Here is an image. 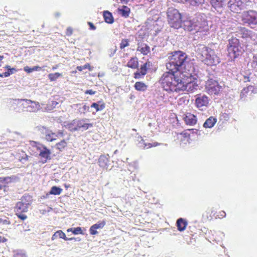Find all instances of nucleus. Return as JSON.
<instances>
[{
  "instance_id": "obj_36",
  "label": "nucleus",
  "mask_w": 257,
  "mask_h": 257,
  "mask_svg": "<svg viewBox=\"0 0 257 257\" xmlns=\"http://www.w3.org/2000/svg\"><path fill=\"white\" fill-rule=\"evenodd\" d=\"M41 70V68L38 66H35L32 68H30L28 66H26L24 68V70L28 73H32L35 71H40Z\"/></svg>"
},
{
  "instance_id": "obj_14",
  "label": "nucleus",
  "mask_w": 257,
  "mask_h": 257,
  "mask_svg": "<svg viewBox=\"0 0 257 257\" xmlns=\"http://www.w3.org/2000/svg\"><path fill=\"white\" fill-rule=\"evenodd\" d=\"M10 108L17 112L24 111V108L20 104H24V99H15L10 101Z\"/></svg>"
},
{
  "instance_id": "obj_16",
  "label": "nucleus",
  "mask_w": 257,
  "mask_h": 257,
  "mask_svg": "<svg viewBox=\"0 0 257 257\" xmlns=\"http://www.w3.org/2000/svg\"><path fill=\"white\" fill-rule=\"evenodd\" d=\"M29 203L23 202L22 201L18 202L15 207V211L16 213L26 212L28 211Z\"/></svg>"
},
{
  "instance_id": "obj_50",
  "label": "nucleus",
  "mask_w": 257,
  "mask_h": 257,
  "mask_svg": "<svg viewBox=\"0 0 257 257\" xmlns=\"http://www.w3.org/2000/svg\"><path fill=\"white\" fill-rule=\"evenodd\" d=\"M10 75V73L8 71L7 72L0 74V77H7L9 76Z\"/></svg>"
},
{
  "instance_id": "obj_46",
  "label": "nucleus",
  "mask_w": 257,
  "mask_h": 257,
  "mask_svg": "<svg viewBox=\"0 0 257 257\" xmlns=\"http://www.w3.org/2000/svg\"><path fill=\"white\" fill-rule=\"evenodd\" d=\"M147 63H145L141 67V73L142 75H145L147 73Z\"/></svg>"
},
{
  "instance_id": "obj_25",
  "label": "nucleus",
  "mask_w": 257,
  "mask_h": 257,
  "mask_svg": "<svg viewBox=\"0 0 257 257\" xmlns=\"http://www.w3.org/2000/svg\"><path fill=\"white\" fill-rule=\"evenodd\" d=\"M217 119L216 118L210 116L207 118L203 124V126L205 128H211L216 123Z\"/></svg>"
},
{
  "instance_id": "obj_7",
  "label": "nucleus",
  "mask_w": 257,
  "mask_h": 257,
  "mask_svg": "<svg viewBox=\"0 0 257 257\" xmlns=\"http://www.w3.org/2000/svg\"><path fill=\"white\" fill-rule=\"evenodd\" d=\"M250 3L249 0H229L227 7L231 12L239 13L241 10L246 9Z\"/></svg>"
},
{
  "instance_id": "obj_2",
  "label": "nucleus",
  "mask_w": 257,
  "mask_h": 257,
  "mask_svg": "<svg viewBox=\"0 0 257 257\" xmlns=\"http://www.w3.org/2000/svg\"><path fill=\"white\" fill-rule=\"evenodd\" d=\"M187 56L182 51H175L169 57V61L166 63V68L169 70L165 73L177 74L185 68L187 63Z\"/></svg>"
},
{
  "instance_id": "obj_21",
  "label": "nucleus",
  "mask_w": 257,
  "mask_h": 257,
  "mask_svg": "<svg viewBox=\"0 0 257 257\" xmlns=\"http://www.w3.org/2000/svg\"><path fill=\"white\" fill-rule=\"evenodd\" d=\"M38 149L40 150L39 155L41 157L46 160L50 158L51 152L46 147L42 146L41 147H38Z\"/></svg>"
},
{
  "instance_id": "obj_26",
  "label": "nucleus",
  "mask_w": 257,
  "mask_h": 257,
  "mask_svg": "<svg viewBox=\"0 0 257 257\" xmlns=\"http://www.w3.org/2000/svg\"><path fill=\"white\" fill-rule=\"evenodd\" d=\"M176 224L178 227V229L179 231H182L185 229L187 223L183 218H180L177 220Z\"/></svg>"
},
{
  "instance_id": "obj_56",
  "label": "nucleus",
  "mask_w": 257,
  "mask_h": 257,
  "mask_svg": "<svg viewBox=\"0 0 257 257\" xmlns=\"http://www.w3.org/2000/svg\"><path fill=\"white\" fill-rule=\"evenodd\" d=\"M10 73V75L14 74L16 71V69L15 68H9V70L8 71Z\"/></svg>"
},
{
  "instance_id": "obj_64",
  "label": "nucleus",
  "mask_w": 257,
  "mask_h": 257,
  "mask_svg": "<svg viewBox=\"0 0 257 257\" xmlns=\"http://www.w3.org/2000/svg\"><path fill=\"white\" fill-rule=\"evenodd\" d=\"M226 215V213L222 211L221 212H220V216L222 217H225Z\"/></svg>"
},
{
  "instance_id": "obj_42",
  "label": "nucleus",
  "mask_w": 257,
  "mask_h": 257,
  "mask_svg": "<svg viewBox=\"0 0 257 257\" xmlns=\"http://www.w3.org/2000/svg\"><path fill=\"white\" fill-rule=\"evenodd\" d=\"M138 138L141 139V141L138 143V147L140 148L145 149L148 147V143H146L145 141L142 139V137H139Z\"/></svg>"
},
{
  "instance_id": "obj_4",
  "label": "nucleus",
  "mask_w": 257,
  "mask_h": 257,
  "mask_svg": "<svg viewBox=\"0 0 257 257\" xmlns=\"http://www.w3.org/2000/svg\"><path fill=\"white\" fill-rule=\"evenodd\" d=\"M227 50L228 55L231 60L236 58L241 53V47L239 40L233 36L229 37Z\"/></svg>"
},
{
  "instance_id": "obj_28",
  "label": "nucleus",
  "mask_w": 257,
  "mask_h": 257,
  "mask_svg": "<svg viewBox=\"0 0 257 257\" xmlns=\"http://www.w3.org/2000/svg\"><path fill=\"white\" fill-rule=\"evenodd\" d=\"M139 63L137 58H132L127 63V66L132 69H137L138 67Z\"/></svg>"
},
{
  "instance_id": "obj_33",
  "label": "nucleus",
  "mask_w": 257,
  "mask_h": 257,
  "mask_svg": "<svg viewBox=\"0 0 257 257\" xmlns=\"http://www.w3.org/2000/svg\"><path fill=\"white\" fill-rule=\"evenodd\" d=\"M62 191V189L61 188L54 186L51 188V190L49 192V194L58 195L61 193Z\"/></svg>"
},
{
  "instance_id": "obj_45",
  "label": "nucleus",
  "mask_w": 257,
  "mask_h": 257,
  "mask_svg": "<svg viewBox=\"0 0 257 257\" xmlns=\"http://www.w3.org/2000/svg\"><path fill=\"white\" fill-rule=\"evenodd\" d=\"M6 179L4 178H0V190H3L4 192L6 191V186L4 185Z\"/></svg>"
},
{
  "instance_id": "obj_54",
  "label": "nucleus",
  "mask_w": 257,
  "mask_h": 257,
  "mask_svg": "<svg viewBox=\"0 0 257 257\" xmlns=\"http://www.w3.org/2000/svg\"><path fill=\"white\" fill-rule=\"evenodd\" d=\"M24 155L25 157H22L20 159V161L23 163H24V161H26L28 159V156L26 154H25Z\"/></svg>"
},
{
  "instance_id": "obj_29",
  "label": "nucleus",
  "mask_w": 257,
  "mask_h": 257,
  "mask_svg": "<svg viewBox=\"0 0 257 257\" xmlns=\"http://www.w3.org/2000/svg\"><path fill=\"white\" fill-rule=\"evenodd\" d=\"M58 237L61 238H63L64 240L68 239V237L66 236L65 234L62 230H58L55 232L52 235L51 239L54 240Z\"/></svg>"
},
{
  "instance_id": "obj_60",
  "label": "nucleus",
  "mask_w": 257,
  "mask_h": 257,
  "mask_svg": "<svg viewBox=\"0 0 257 257\" xmlns=\"http://www.w3.org/2000/svg\"><path fill=\"white\" fill-rule=\"evenodd\" d=\"M75 240V241H79L80 240V239L79 238H74V237L68 238V239H66V240Z\"/></svg>"
},
{
  "instance_id": "obj_38",
  "label": "nucleus",
  "mask_w": 257,
  "mask_h": 257,
  "mask_svg": "<svg viewBox=\"0 0 257 257\" xmlns=\"http://www.w3.org/2000/svg\"><path fill=\"white\" fill-rule=\"evenodd\" d=\"M14 257H27L26 252L23 250H16L14 251Z\"/></svg>"
},
{
  "instance_id": "obj_40",
  "label": "nucleus",
  "mask_w": 257,
  "mask_h": 257,
  "mask_svg": "<svg viewBox=\"0 0 257 257\" xmlns=\"http://www.w3.org/2000/svg\"><path fill=\"white\" fill-rule=\"evenodd\" d=\"M62 76V74L56 72L55 73H50L48 75V77L51 81H55L59 77Z\"/></svg>"
},
{
  "instance_id": "obj_8",
  "label": "nucleus",
  "mask_w": 257,
  "mask_h": 257,
  "mask_svg": "<svg viewBox=\"0 0 257 257\" xmlns=\"http://www.w3.org/2000/svg\"><path fill=\"white\" fill-rule=\"evenodd\" d=\"M241 18L244 24L248 26L257 25V12L255 11H244L241 14Z\"/></svg>"
},
{
  "instance_id": "obj_47",
  "label": "nucleus",
  "mask_w": 257,
  "mask_h": 257,
  "mask_svg": "<svg viewBox=\"0 0 257 257\" xmlns=\"http://www.w3.org/2000/svg\"><path fill=\"white\" fill-rule=\"evenodd\" d=\"M252 66L254 68L257 67V54L253 56Z\"/></svg>"
},
{
  "instance_id": "obj_35",
  "label": "nucleus",
  "mask_w": 257,
  "mask_h": 257,
  "mask_svg": "<svg viewBox=\"0 0 257 257\" xmlns=\"http://www.w3.org/2000/svg\"><path fill=\"white\" fill-rule=\"evenodd\" d=\"M210 3L215 9L220 8L223 6V3L220 0H210Z\"/></svg>"
},
{
  "instance_id": "obj_52",
  "label": "nucleus",
  "mask_w": 257,
  "mask_h": 257,
  "mask_svg": "<svg viewBox=\"0 0 257 257\" xmlns=\"http://www.w3.org/2000/svg\"><path fill=\"white\" fill-rule=\"evenodd\" d=\"M116 51V48H115L113 50V49H110L109 50L110 54H109V57H111L112 56H113V55L115 53Z\"/></svg>"
},
{
  "instance_id": "obj_10",
  "label": "nucleus",
  "mask_w": 257,
  "mask_h": 257,
  "mask_svg": "<svg viewBox=\"0 0 257 257\" xmlns=\"http://www.w3.org/2000/svg\"><path fill=\"white\" fill-rule=\"evenodd\" d=\"M36 128L41 134L42 137L47 141L52 142L58 137V134L53 133L51 130L44 126H38Z\"/></svg>"
},
{
  "instance_id": "obj_43",
  "label": "nucleus",
  "mask_w": 257,
  "mask_h": 257,
  "mask_svg": "<svg viewBox=\"0 0 257 257\" xmlns=\"http://www.w3.org/2000/svg\"><path fill=\"white\" fill-rule=\"evenodd\" d=\"M66 145L67 143L66 141L65 140H63L57 143L56 144V147L59 150L61 151L66 146Z\"/></svg>"
},
{
  "instance_id": "obj_18",
  "label": "nucleus",
  "mask_w": 257,
  "mask_h": 257,
  "mask_svg": "<svg viewBox=\"0 0 257 257\" xmlns=\"http://www.w3.org/2000/svg\"><path fill=\"white\" fill-rule=\"evenodd\" d=\"M105 224V222L104 221L98 222L97 223L91 226L89 229L90 233L92 235H95L98 233V232L96 231L97 229L102 228Z\"/></svg>"
},
{
  "instance_id": "obj_44",
  "label": "nucleus",
  "mask_w": 257,
  "mask_h": 257,
  "mask_svg": "<svg viewBox=\"0 0 257 257\" xmlns=\"http://www.w3.org/2000/svg\"><path fill=\"white\" fill-rule=\"evenodd\" d=\"M129 41L127 39H122L120 44V48L121 49H124L125 47L129 45Z\"/></svg>"
},
{
  "instance_id": "obj_17",
  "label": "nucleus",
  "mask_w": 257,
  "mask_h": 257,
  "mask_svg": "<svg viewBox=\"0 0 257 257\" xmlns=\"http://www.w3.org/2000/svg\"><path fill=\"white\" fill-rule=\"evenodd\" d=\"M160 22L161 21H159V16L155 15L149 17L146 23L149 29H152V27L155 28L156 26L158 25V23Z\"/></svg>"
},
{
  "instance_id": "obj_9",
  "label": "nucleus",
  "mask_w": 257,
  "mask_h": 257,
  "mask_svg": "<svg viewBox=\"0 0 257 257\" xmlns=\"http://www.w3.org/2000/svg\"><path fill=\"white\" fill-rule=\"evenodd\" d=\"M193 18L196 26V32L206 31L208 29L207 21L204 14H197Z\"/></svg>"
},
{
  "instance_id": "obj_48",
  "label": "nucleus",
  "mask_w": 257,
  "mask_h": 257,
  "mask_svg": "<svg viewBox=\"0 0 257 257\" xmlns=\"http://www.w3.org/2000/svg\"><path fill=\"white\" fill-rule=\"evenodd\" d=\"M16 214L17 215V216L22 220H24L27 218V216L25 214H23L22 213H16Z\"/></svg>"
},
{
  "instance_id": "obj_24",
  "label": "nucleus",
  "mask_w": 257,
  "mask_h": 257,
  "mask_svg": "<svg viewBox=\"0 0 257 257\" xmlns=\"http://www.w3.org/2000/svg\"><path fill=\"white\" fill-rule=\"evenodd\" d=\"M130 12V9L127 6H122L121 7L118 9V14L124 18H127L129 17Z\"/></svg>"
},
{
  "instance_id": "obj_23",
  "label": "nucleus",
  "mask_w": 257,
  "mask_h": 257,
  "mask_svg": "<svg viewBox=\"0 0 257 257\" xmlns=\"http://www.w3.org/2000/svg\"><path fill=\"white\" fill-rule=\"evenodd\" d=\"M137 51H140L144 55H147L150 52V47L145 43L139 44Z\"/></svg>"
},
{
  "instance_id": "obj_30",
  "label": "nucleus",
  "mask_w": 257,
  "mask_h": 257,
  "mask_svg": "<svg viewBox=\"0 0 257 257\" xmlns=\"http://www.w3.org/2000/svg\"><path fill=\"white\" fill-rule=\"evenodd\" d=\"M135 87L138 91H144L147 88V86L142 82H137L135 84Z\"/></svg>"
},
{
  "instance_id": "obj_57",
  "label": "nucleus",
  "mask_w": 257,
  "mask_h": 257,
  "mask_svg": "<svg viewBox=\"0 0 257 257\" xmlns=\"http://www.w3.org/2000/svg\"><path fill=\"white\" fill-rule=\"evenodd\" d=\"M72 32H73V30H72V28H71L70 27L68 28L67 29V32H66L67 35H69V36L71 35L72 34Z\"/></svg>"
},
{
  "instance_id": "obj_3",
  "label": "nucleus",
  "mask_w": 257,
  "mask_h": 257,
  "mask_svg": "<svg viewBox=\"0 0 257 257\" xmlns=\"http://www.w3.org/2000/svg\"><path fill=\"white\" fill-rule=\"evenodd\" d=\"M196 51L198 57L207 65H216L220 62L214 51L204 45H198Z\"/></svg>"
},
{
  "instance_id": "obj_13",
  "label": "nucleus",
  "mask_w": 257,
  "mask_h": 257,
  "mask_svg": "<svg viewBox=\"0 0 257 257\" xmlns=\"http://www.w3.org/2000/svg\"><path fill=\"white\" fill-rule=\"evenodd\" d=\"M181 27H182L184 30L192 32L193 33L197 32H196V26L193 17L182 21Z\"/></svg>"
},
{
  "instance_id": "obj_62",
  "label": "nucleus",
  "mask_w": 257,
  "mask_h": 257,
  "mask_svg": "<svg viewBox=\"0 0 257 257\" xmlns=\"http://www.w3.org/2000/svg\"><path fill=\"white\" fill-rule=\"evenodd\" d=\"M58 104V102L55 101H52L51 102V105L54 108L56 107V106Z\"/></svg>"
},
{
  "instance_id": "obj_39",
  "label": "nucleus",
  "mask_w": 257,
  "mask_h": 257,
  "mask_svg": "<svg viewBox=\"0 0 257 257\" xmlns=\"http://www.w3.org/2000/svg\"><path fill=\"white\" fill-rule=\"evenodd\" d=\"M67 232H72L74 234H82L81 228L77 227L76 228H70L67 229Z\"/></svg>"
},
{
  "instance_id": "obj_27",
  "label": "nucleus",
  "mask_w": 257,
  "mask_h": 257,
  "mask_svg": "<svg viewBox=\"0 0 257 257\" xmlns=\"http://www.w3.org/2000/svg\"><path fill=\"white\" fill-rule=\"evenodd\" d=\"M103 17L106 23L108 24H112L114 19L111 13L108 11L103 12Z\"/></svg>"
},
{
  "instance_id": "obj_20",
  "label": "nucleus",
  "mask_w": 257,
  "mask_h": 257,
  "mask_svg": "<svg viewBox=\"0 0 257 257\" xmlns=\"http://www.w3.org/2000/svg\"><path fill=\"white\" fill-rule=\"evenodd\" d=\"M243 38L253 39L255 36V34L251 31L248 30L243 28L239 33Z\"/></svg>"
},
{
  "instance_id": "obj_11",
  "label": "nucleus",
  "mask_w": 257,
  "mask_h": 257,
  "mask_svg": "<svg viewBox=\"0 0 257 257\" xmlns=\"http://www.w3.org/2000/svg\"><path fill=\"white\" fill-rule=\"evenodd\" d=\"M210 99L205 94H199L195 96V104L197 108L205 110L208 107Z\"/></svg>"
},
{
  "instance_id": "obj_5",
  "label": "nucleus",
  "mask_w": 257,
  "mask_h": 257,
  "mask_svg": "<svg viewBox=\"0 0 257 257\" xmlns=\"http://www.w3.org/2000/svg\"><path fill=\"white\" fill-rule=\"evenodd\" d=\"M167 15L168 22L171 27L179 29L182 27L181 15L177 9L168 8Z\"/></svg>"
},
{
  "instance_id": "obj_51",
  "label": "nucleus",
  "mask_w": 257,
  "mask_h": 257,
  "mask_svg": "<svg viewBox=\"0 0 257 257\" xmlns=\"http://www.w3.org/2000/svg\"><path fill=\"white\" fill-rule=\"evenodd\" d=\"M95 93H96V91H93L91 89L87 90L85 92V94H90V95H93V94H95Z\"/></svg>"
},
{
  "instance_id": "obj_55",
  "label": "nucleus",
  "mask_w": 257,
  "mask_h": 257,
  "mask_svg": "<svg viewBox=\"0 0 257 257\" xmlns=\"http://www.w3.org/2000/svg\"><path fill=\"white\" fill-rule=\"evenodd\" d=\"M159 145L158 143H154L153 144L148 143V147L147 148H150L153 147H156Z\"/></svg>"
},
{
  "instance_id": "obj_63",
  "label": "nucleus",
  "mask_w": 257,
  "mask_h": 257,
  "mask_svg": "<svg viewBox=\"0 0 257 257\" xmlns=\"http://www.w3.org/2000/svg\"><path fill=\"white\" fill-rule=\"evenodd\" d=\"M7 239L4 237H0V242H5L7 241Z\"/></svg>"
},
{
  "instance_id": "obj_49",
  "label": "nucleus",
  "mask_w": 257,
  "mask_h": 257,
  "mask_svg": "<svg viewBox=\"0 0 257 257\" xmlns=\"http://www.w3.org/2000/svg\"><path fill=\"white\" fill-rule=\"evenodd\" d=\"M142 76L143 75H142L141 72H136L135 73V78L136 79H139L142 77Z\"/></svg>"
},
{
  "instance_id": "obj_32",
  "label": "nucleus",
  "mask_w": 257,
  "mask_h": 257,
  "mask_svg": "<svg viewBox=\"0 0 257 257\" xmlns=\"http://www.w3.org/2000/svg\"><path fill=\"white\" fill-rule=\"evenodd\" d=\"M190 5L194 7H199L204 3V0H185Z\"/></svg>"
},
{
  "instance_id": "obj_6",
  "label": "nucleus",
  "mask_w": 257,
  "mask_h": 257,
  "mask_svg": "<svg viewBox=\"0 0 257 257\" xmlns=\"http://www.w3.org/2000/svg\"><path fill=\"white\" fill-rule=\"evenodd\" d=\"M224 87V84L219 83L217 81L212 79H208L206 82L205 89L210 95L220 96L223 91Z\"/></svg>"
},
{
  "instance_id": "obj_31",
  "label": "nucleus",
  "mask_w": 257,
  "mask_h": 257,
  "mask_svg": "<svg viewBox=\"0 0 257 257\" xmlns=\"http://www.w3.org/2000/svg\"><path fill=\"white\" fill-rule=\"evenodd\" d=\"M76 105L78 107V111L81 113H85L86 111H89V107L86 104H76Z\"/></svg>"
},
{
  "instance_id": "obj_41",
  "label": "nucleus",
  "mask_w": 257,
  "mask_h": 257,
  "mask_svg": "<svg viewBox=\"0 0 257 257\" xmlns=\"http://www.w3.org/2000/svg\"><path fill=\"white\" fill-rule=\"evenodd\" d=\"M91 107H94L95 108L96 111H100L103 109L105 107L104 104H102L101 105L98 104L97 103H93L91 105Z\"/></svg>"
},
{
  "instance_id": "obj_12",
  "label": "nucleus",
  "mask_w": 257,
  "mask_h": 257,
  "mask_svg": "<svg viewBox=\"0 0 257 257\" xmlns=\"http://www.w3.org/2000/svg\"><path fill=\"white\" fill-rule=\"evenodd\" d=\"M20 104L23 107L24 111L36 112L40 107L39 102L27 99H24V104Z\"/></svg>"
},
{
  "instance_id": "obj_19",
  "label": "nucleus",
  "mask_w": 257,
  "mask_h": 257,
  "mask_svg": "<svg viewBox=\"0 0 257 257\" xmlns=\"http://www.w3.org/2000/svg\"><path fill=\"white\" fill-rule=\"evenodd\" d=\"M108 155H101L98 159L99 165L103 169H107L108 167Z\"/></svg>"
},
{
  "instance_id": "obj_58",
  "label": "nucleus",
  "mask_w": 257,
  "mask_h": 257,
  "mask_svg": "<svg viewBox=\"0 0 257 257\" xmlns=\"http://www.w3.org/2000/svg\"><path fill=\"white\" fill-rule=\"evenodd\" d=\"M88 25L90 26V29L92 30H95L96 29V27L91 22H88Z\"/></svg>"
},
{
  "instance_id": "obj_34",
  "label": "nucleus",
  "mask_w": 257,
  "mask_h": 257,
  "mask_svg": "<svg viewBox=\"0 0 257 257\" xmlns=\"http://www.w3.org/2000/svg\"><path fill=\"white\" fill-rule=\"evenodd\" d=\"M254 87L253 86L249 85L248 87L244 88L240 93V96L242 98L245 95L246 93H247L249 91H251V92H254Z\"/></svg>"
},
{
  "instance_id": "obj_15",
  "label": "nucleus",
  "mask_w": 257,
  "mask_h": 257,
  "mask_svg": "<svg viewBox=\"0 0 257 257\" xmlns=\"http://www.w3.org/2000/svg\"><path fill=\"white\" fill-rule=\"evenodd\" d=\"M87 119H75L77 130L83 131L87 130L89 127H92L93 124L87 123Z\"/></svg>"
},
{
  "instance_id": "obj_53",
  "label": "nucleus",
  "mask_w": 257,
  "mask_h": 257,
  "mask_svg": "<svg viewBox=\"0 0 257 257\" xmlns=\"http://www.w3.org/2000/svg\"><path fill=\"white\" fill-rule=\"evenodd\" d=\"M87 67V64H85V65L84 66H77V69L79 71H82L84 69H85Z\"/></svg>"
},
{
  "instance_id": "obj_37",
  "label": "nucleus",
  "mask_w": 257,
  "mask_h": 257,
  "mask_svg": "<svg viewBox=\"0 0 257 257\" xmlns=\"http://www.w3.org/2000/svg\"><path fill=\"white\" fill-rule=\"evenodd\" d=\"M66 127L71 132L77 131L75 119L73 120L71 123L67 124Z\"/></svg>"
},
{
  "instance_id": "obj_59",
  "label": "nucleus",
  "mask_w": 257,
  "mask_h": 257,
  "mask_svg": "<svg viewBox=\"0 0 257 257\" xmlns=\"http://www.w3.org/2000/svg\"><path fill=\"white\" fill-rule=\"evenodd\" d=\"M2 223L4 224H9L10 222L7 219H2Z\"/></svg>"
},
{
  "instance_id": "obj_1",
  "label": "nucleus",
  "mask_w": 257,
  "mask_h": 257,
  "mask_svg": "<svg viewBox=\"0 0 257 257\" xmlns=\"http://www.w3.org/2000/svg\"><path fill=\"white\" fill-rule=\"evenodd\" d=\"M160 81L162 87L166 91H186L189 93H193L199 88L191 74L186 76L182 73H178L176 75L164 73Z\"/></svg>"
},
{
  "instance_id": "obj_61",
  "label": "nucleus",
  "mask_w": 257,
  "mask_h": 257,
  "mask_svg": "<svg viewBox=\"0 0 257 257\" xmlns=\"http://www.w3.org/2000/svg\"><path fill=\"white\" fill-rule=\"evenodd\" d=\"M243 81L246 82H248V81H250V79H249V76H244L243 77Z\"/></svg>"
},
{
  "instance_id": "obj_22",
  "label": "nucleus",
  "mask_w": 257,
  "mask_h": 257,
  "mask_svg": "<svg viewBox=\"0 0 257 257\" xmlns=\"http://www.w3.org/2000/svg\"><path fill=\"white\" fill-rule=\"evenodd\" d=\"M184 120L187 124L193 125L196 123V117L192 114H188L184 117Z\"/></svg>"
}]
</instances>
